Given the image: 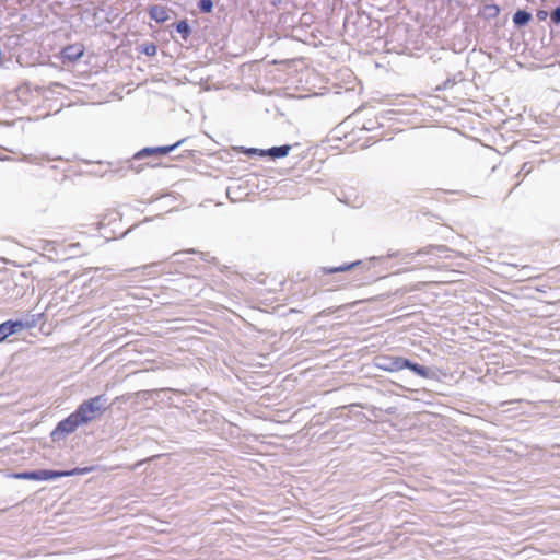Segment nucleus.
Here are the masks:
<instances>
[{
	"label": "nucleus",
	"mask_w": 560,
	"mask_h": 560,
	"mask_svg": "<svg viewBox=\"0 0 560 560\" xmlns=\"http://www.w3.org/2000/svg\"><path fill=\"white\" fill-rule=\"evenodd\" d=\"M551 22L555 24L560 23V5L555 8L550 13Z\"/></svg>",
	"instance_id": "nucleus-19"
},
{
	"label": "nucleus",
	"mask_w": 560,
	"mask_h": 560,
	"mask_svg": "<svg viewBox=\"0 0 560 560\" xmlns=\"http://www.w3.org/2000/svg\"><path fill=\"white\" fill-rule=\"evenodd\" d=\"M429 249H420L415 253V255L429 254ZM413 256L411 253H400V252H388L387 257H401L402 259L409 258Z\"/></svg>",
	"instance_id": "nucleus-15"
},
{
	"label": "nucleus",
	"mask_w": 560,
	"mask_h": 560,
	"mask_svg": "<svg viewBox=\"0 0 560 560\" xmlns=\"http://www.w3.org/2000/svg\"><path fill=\"white\" fill-rule=\"evenodd\" d=\"M108 397L105 394L94 396L81 402L75 412L84 424L100 418L108 408Z\"/></svg>",
	"instance_id": "nucleus-1"
},
{
	"label": "nucleus",
	"mask_w": 560,
	"mask_h": 560,
	"mask_svg": "<svg viewBox=\"0 0 560 560\" xmlns=\"http://www.w3.org/2000/svg\"><path fill=\"white\" fill-rule=\"evenodd\" d=\"M455 83H456L455 79L447 78L441 85L436 86V91L447 90V89L454 86Z\"/></svg>",
	"instance_id": "nucleus-18"
},
{
	"label": "nucleus",
	"mask_w": 560,
	"mask_h": 560,
	"mask_svg": "<svg viewBox=\"0 0 560 560\" xmlns=\"http://www.w3.org/2000/svg\"><path fill=\"white\" fill-rule=\"evenodd\" d=\"M361 265H362V261L357 260V261L349 262V264H342L337 267H323L322 270L324 273L329 275V273L348 271V270L354 269L355 267H359Z\"/></svg>",
	"instance_id": "nucleus-11"
},
{
	"label": "nucleus",
	"mask_w": 560,
	"mask_h": 560,
	"mask_svg": "<svg viewBox=\"0 0 560 560\" xmlns=\"http://www.w3.org/2000/svg\"><path fill=\"white\" fill-rule=\"evenodd\" d=\"M170 10L166 7L154 4L149 8L150 19L154 20L156 23H164L170 19L168 15Z\"/></svg>",
	"instance_id": "nucleus-8"
},
{
	"label": "nucleus",
	"mask_w": 560,
	"mask_h": 560,
	"mask_svg": "<svg viewBox=\"0 0 560 560\" xmlns=\"http://www.w3.org/2000/svg\"><path fill=\"white\" fill-rule=\"evenodd\" d=\"M81 424L84 423L82 422V420L74 410L66 419L58 422V424L50 434L51 440L54 442L63 440L68 434L73 433Z\"/></svg>",
	"instance_id": "nucleus-3"
},
{
	"label": "nucleus",
	"mask_w": 560,
	"mask_h": 560,
	"mask_svg": "<svg viewBox=\"0 0 560 560\" xmlns=\"http://www.w3.org/2000/svg\"><path fill=\"white\" fill-rule=\"evenodd\" d=\"M25 325L22 320L9 319L0 324V342H3L8 337L24 329Z\"/></svg>",
	"instance_id": "nucleus-6"
},
{
	"label": "nucleus",
	"mask_w": 560,
	"mask_h": 560,
	"mask_svg": "<svg viewBox=\"0 0 560 560\" xmlns=\"http://www.w3.org/2000/svg\"><path fill=\"white\" fill-rule=\"evenodd\" d=\"M15 479H25V480H37V481H46L57 479V474L52 469H37L31 471H22L13 474Z\"/></svg>",
	"instance_id": "nucleus-5"
},
{
	"label": "nucleus",
	"mask_w": 560,
	"mask_h": 560,
	"mask_svg": "<svg viewBox=\"0 0 560 560\" xmlns=\"http://www.w3.org/2000/svg\"><path fill=\"white\" fill-rule=\"evenodd\" d=\"M93 470V467H77L71 470H55V474H57V479L61 477H69V476H75V475H86Z\"/></svg>",
	"instance_id": "nucleus-13"
},
{
	"label": "nucleus",
	"mask_w": 560,
	"mask_h": 560,
	"mask_svg": "<svg viewBox=\"0 0 560 560\" xmlns=\"http://www.w3.org/2000/svg\"><path fill=\"white\" fill-rule=\"evenodd\" d=\"M62 58L69 61H75L83 55V48L78 45H69L61 51Z\"/></svg>",
	"instance_id": "nucleus-9"
},
{
	"label": "nucleus",
	"mask_w": 560,
	"mask_h": 560,
	"mask_svg": "<svg viewBox=\"0 0 560 560\" xmlns=\"http://www.w3.org/2000/svg\"><path fill=\"white\" fill-rule=\"evenodd\" d=\"M404 357L382 355L377 357L375 366L386 372H398L404 370Z\"/></svg>",
	"instance_id": "nucleus-4"
},
{
	"label": "nucleus",
	"mask_w": 560,
	"mask_h": 560,
	"mask_svg": "<svg viewBox=\"0 0 560 560\" xmlns=\"http://www.w3.org/2000/svg\"><path fill=\"white\" fill-rule=\"evenodd\" d=\"M546 16H547V12L546 11H538V13H537V18L538 19L544 20Z\"/></svg>",
	"instance_id": "nucleus-22"
},
{
	"label": "nucleus",
	"mask_w": 560,
	"mask_h": 560,
	"mask_svg": "<svg viewBox=\"0 0 560 560\" xmlns=\"http://www.w3.org/2000/svg\"><path fill=\"white\" fill-rule=\"evenodd\" d=\"M532 14L526 10H517L513 15V23L517 27L525 26L529 23Z\"/></svg>",
	"instance_id": "nucleus-12"
},
{
	"label": "nucleus",
	"mask_w": 560,
	"mask_h": 560,
	"mask_svg": "<svg viewBox=\"0 0 560 560\" xmlns=\"http://www.w3.org/2000/svg\"><path fill=\"white\" fill-rule=\"evenodd\" d=\"M432 248L436 249L439 253H442L446 249L445 246H436V247H432Z\"/></svg>",
	"instance_id": "nucleus-24"
},
{
	"label": "nucleus",
	"mask_w": 560,
	"mask_h": 560,
	"mask_svg": "<svg viewBox=\"0 0 560 560\" xmlns=\"http://www.w3.org/2000/svg\"><path fill=\"white\" fill-rule=\"evenodd\" d=\"M197 7L202 13H210L213 9V1L212 0H199L197 2Z\"/></svg>",
	"instance_id": "nucleus-16"
},
{
	"label": "nucleus",
	"mask_w": 560,
	"mask_h": 560,
	"mask_svg": "<svg viewBox=\"0 0 560 560\" xmlns=\"http://www.w3.org/2000/svg\"><path fill=\"white\" fill-rule=\"evenodd\" d=\"M486 10L489 12L490 16H495L499 13V8L497 5H488Z\"/></svg>",
	"instance_id": "nucleus-21"
},
{
	"label": "nucleus",
	"mask_w": 560,
	"mask_h": 560,
	"mask_svg": "<svg viewBox=\"0 0 560 560\" xmlns=\"http://www.w3.org/2000/svg\"><path fill=\"white\" fill-rule=\"evenodd\" d=\"M527 166V164H523V167H522V171H525V167Z\"/></svg>",
	"instance_id": "nucleus-26"
},
{
	"label": "nucleus",
	"mask_w": 560,
	"mask_h": 560,
	"mask_svg": "<svg viewBox=\"0 0 560 560\" xmlns=\"http://www.w3.org/2000/svg\"><path fill=\"white\" fill-rule=\"evenodd\" d=\"M186 141V138L180 139L174 144L171 145H162V147H147L138 151L133 154L132 159L127 160V168L133 170L139 173L142 170V166H136L135 162L140 161L144 158L153 156V155H164L173 152L176 148L180 147Z\"/></svg>",
	"instance_id": "nucleus-2"
},
{
	"label": "nucleus",
	"mask_w": 560,
	"mask_h": 560,
	"mask_svg": "<svg viewBox=\"0 0 560 560\" xmlns=\"http://www.w3.org/2000/svg\"><path fill=\"white\" fill-rule=\"evenodd\" d=\"M184 253H185V252H176V253H174V254H173V256H179V255H182V254H184ZM186 253H195V250H194V249H189V250H187Z\"/></svg>",
	"instance_id": "nucleus-23"
},
{
	"label": "nucleus",
	"mask_w": 560,
	"mask_h": 560,
	"mask_svg": "<svg viewBox=\"0 0 560 560\" xmlns=\"http://www.w3.org/2000/svg\"><path fill=\"white\" fill-rule=\"evenodd\" d=\"M404 369H408L411 372H413L416 375L422 377V378H433L434 373L431 369L421 365L419 363H416L407 358H405L404 362Z\"/></svg>",
	"instance_id": "nucleus-7"
},
{
	"label": "nucleus",
	"mask_w": 560,
	"mask_h": 560,
	"mask_svg": "<svg viewBox=\"0 0 560 560\" xmlns=\"http://www.w3.org/2000/svg\"><path fill=\"white\" fill-rule=\"evenodd\" d=\"M176 31L182 35L184 40H187L191 34V28L187 22V20H182L175 24Z\"/></svg>",
	"instance_id": "nucleus-14"
},
{
	"label": "nucleus",
	"mask_w": 560,
	"mask_h": 560,
	"mask_svg": "<svg viewBox=\"0 0 560 560\" xmlns=\"http://www.w3.org/2000/svg\"><path fill=\"white\" fill-rule=\"evenodd\" d=\"M291 150L290 144H283L279 147H272L269 149H266L267 156L271 158L272 160L284 158L289 154Z\"/></svg>",
	"instance_id": "nucleus-10"
},
{
	"label": "nucleus",
	"mask_w": 560,
	"mask_h": 560,
	"mask_svg": "<svg viewBox=\"0 0 560 560\" xmlns=\"http://www.w3.org/2000/svg\"><path fill=\"white\" fill-rule=\"evenodd\" d=\"M202 416L203 417H212V413L208 412V411H202Z\"/></svg>",
	"instance_id": "nucleus-25"
},
{
	"label": "nucleus",
	"mask_w": 560,
	"mask_h": 560,
	"mask_svg": "<svg viewBox=\"0 0 560 560\" xmlns=\"http://www.w3.org/2000/svg\"><path fill=\"white\" fill-rule=\"evenodd\" d=\"M243 151L249 155V156H254V155H258V156H267V153H266V150L265 149H257V148H243Z\"/></svg>",
	"instance_id": "nucleus-17"
},
{
	"label": "nucleus",
	"mask_w": 560,
	"mask_h": 560,
	"mask_svg": "<svg viewBox=\"0 0 560 560\" xmlns=\"http://www.w3.org/2000/svg\"><path fill=\"white\" fill-rule=\"evenodd\" d=\"M24 160L28 161L27 158H24ZM31 163H34V160H30Z\"/></svg>",
	"instance_id": "nucleus-27"
},
{
	"label": "nucleus",
	"mask_w": 560,
	"mask_h": 560,
	"mask_svg": "<svg viewBox=\"0 0 560 560\" xmlns=\"http://www.w3.org/2000/svg\"><path fill=\"white\" fill-rule=\"evenodd\" d=\"M147 56H153L156 52V46L154 44H149L143 47L142 50Z\"/></svg>",
	"instance_id": "nucleus-20"
}]
</instances>
